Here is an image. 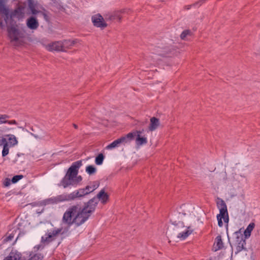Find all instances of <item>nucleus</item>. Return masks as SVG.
<instances>
[{"label": "nucleus", "instance_id": "26", "mask_svg": "<svg viewBox=\"0 0 260 260\" xmlns=\"http://www.w3.org/2000/svg\"><path fill=\"white\" fill-rule=\"evenodd\" d=\"M43 256L41 254H30L29 258L27 260H42Z\"/></svg>", "mask_w": 260, "mask_h": 260}, {"label": "nucleus", "instance_id": "23", "mask_svg": "<svg viewBox=\"0 0 260 260\" xmlns=\"http://www.w3.org/2000/svg\"><path fill=\"white\" fill-rule=\"evenodd\" d=\"M86 172L89 175L94 174L96 172V168L92 165H89L86 167Z\"/></svg>", "mask_w": 260, "mask_h": 260}, {"label": "nucleus", "instance_id": "2", "mask_svg": "<svg viewBox=\"0 0 260 260\" xmlns=\"http://www.w3.org/2000/svg\"><path fill=\"white\" fill-rule=\"evenodd\" d=\"M18 10H16L14 13L11 15L9 23H6L5 21L0 22V27L4 29L5 25L7 26L8 37L12 45L18 47L24 43V39L25 35L24 27L20 24H17L13 22L12 18L16 16Z\"/></svg>", "mask_w": 260, "mask_h": 260}, {"label": "nucleus", "instance_id": "27", "mask_svg": "<svg viewBox=\"0 0 260 260\" xmlns=\"http://www.w3.org/2000/svg\"><path fill=\"white\" fill-rule=\"evenodd\" d=\"M104 159V155L102 153H100L96 157L95 162L97 165H101L103 164Z\"/></svg>", "mask_w": 260, "mask_h": 260}, {"label": "nucleus", "instance_id": "42", "mask_svg": "<svg viewBox=\"0 0 260 260\" xmlns=\"http://www.w3.org/2000/svg\"><path fill=\"white\" fill-rule=\"evenodd\" d=\"M189 7H190V6H188V7L186 9H189Z\"/></svg>", "mask_w": 260, "mask_h": 260}, {"label": "nucleus", "instance_id": "31", "mask_svg": "<svg viewBox=\"0 0 260 260\" xmlns=\"http://www.w3.org/2000/svg\"><path fill=\"white\" fill-rule=\"evenodd\" d=\"M48 204H57L58 201H57V197L51 198L47 200Z\"/></svg>", "mask_w": 260, "mask_h": 260}, {"label": "nucleus", "instance_id": "38", "mask_svg": "<svg viewBox=\"0 0 260 260\" xmlns=\"http://www.w3.org/2000/svg\"><path fill=\"white\" fill-rule=\"evenodd\" d=\"M31 135L34 136L35 138H37V139H40L41 137H40L38 135H36L34 134H32L31 133Z\"/></svg>", "mask_w": 260, "mask_h": 260}, {"label": "nucleus", "instance_id": "7", "mask_svg": "<svg viewBox=\"0 0 260 260\" xmlns=\"http://www.w3.org/2000/svg\"><path fill=\"white\" fill-rule=\"evenodd\" d=\"M28 7L33 15H40L42 16L46 21H48L47 11L39 5L35 4L31 0L28 2Z\"/></svg>", "mask_w": 260, "mask_h": 260}, {"label": "nucleus", "instance_id": "25", "mask_svg": "<svg viewBox=\"0 0 260 260\" xmlns=\"http://www.w3.org/2000/svg\"><path fill=\"white\" fill-rule=\"evenodd\" d=\"M9 256H11L13 260H19L21 257V254L17 251H12Z\"/></svg>", "mask_w": 260, "mask_h": 260}, {"label": "nucleus", "instance_id": "14", "mask_svg": "<svg viewBox=\"0 0 260 260\" xmlns=\"http://www.w3.org/2000/svg\"><path fill=\"white\" fill-rule=\"evenodd\" d=\"M93 199H95L96 200L97 203H98L99 200L102 203L105 204L107 202L109 199V196L106 192H105L104 189H102L97 194L96 197L93 198Z\"/></svg>", "mask_w": 260, "mask_h": 260}, {"label": "nucleus", "instance_id": "9", "mask_svg": "<svg viewBox=\"0 0 260 260\" xmlns=\"http://www.w3.org/2000/svg\"><path fill=\"white\" fill-rule=\"evenodd\" d=\"M20 237L19 231L17 228H14L8 232L6 235L3 237V242L13 243L16 242Z\"/></svg>", "mask_w": 260, "mask_h": 260}, {"label": "nucleus", "instance_id": "16", "mask_svg": "<svg viewBox=\"0 0 260 260\" xmlns=\"http://www.w3.org/2000/svg\"><path fill=\"white\" fill-rule=\"evenodd\" d=\"M77 42V40H65L63 41H61L62 48L63 49L62 51H66L67 49L71 48Z\"/></svg>", "mask_w": 260, "mask_h": 260}, {"label": "nucleus", "instance_id": "33", "mask_svg": "<svg viewBox=\"0 0 260 260\" xmlns=\"http://www.w3.org/2000/svg\"><path fill=\"white\" fill-rule=\"evenodd\" d=\"M214 244H222V240L221 236H217L215 239Z\"/></svg>", "mask_w": 260, "mask_h": 260}, {"label": "nucleus", "instance_id": "35", "mask_svg": "<svg viewBox=\"0 0 260 260\" xmlns=\"http://www.w3.org/2000/svg\"><path fill=\"white\" fill-rule=\"evenodd\" d=\"M10 184V179L7 178L5 182H4V185L5 186H8Z\"/></svg>", "mask_w": 260, "mask_h": 260}, {"label": "nucleus", "instance_id": "21", "mask_svg": "<svg viewBox=\"0 0 260 260\" xmlns=\"http://www.w3.org/2000/svg\"><path fill=\"white\" fill-rule=\"evenodd\" d=\"M255 224L253 222H251L247 227L244 231V234L245 238H248L250 236L251 233L254 228Z\"/></svg>", "mask_w": 260, "mask_h": 260}, {"label": "nucleus", "instance_id": "17", "mask_svg": "<svg viewBox=\"0 0 260 260\" xmlns=\"http://www.w3.org/2000/svg\"><path fill=\"white\" fill-rule=\"evenodd\" d=\"M160 122L158 118L153 117L150 118V124L149 126V130L150 131H154L155 130L159 125Z\"/></svg>", "mask_w": 260, "mask_h": 260}, {"label": "nucleus", "instance_id": "39", "mask_svg": "<svg viewBox=\"0 0 260 260\" xmlns=\"http://www.w3.org/2000/svg\"><path fill=\"white\" fill-rule=\"evenodd\" d=\"M205 1V0H201V1H200V2H198V3H196V4H194V5H197V4H200V5H202V3H203Z\"/></svg>", "mask_w": 260, "mask_h": 260}, {"label": "nucleus", "instance_id": "10", "mask_svg": "<svg viewBox=\"0 0 260 260\" xmlns=\"http://www.w3.org/2000/svg\"><path fill=\"white\" fill-rule=\"evenodd\" d=\"M91 19L93 25L96 27L104 28L107 26L103 17L100 14L93 15Z\"/></svg>", "mask_w": 260, "mask_h": 260}, {"label": "nucleus", "instance_id": "11", "mask_svg": "<svg viewBox=\"0 0 260 260\" xmlns=\"http://www.w3.org/2000/svg\"><path fill=\"white\" fill-rule=\"evenodd\" d=\"M0 12L4 15L3 17L5 22L6 23H9V21L11 20L10 17L14 12L11 14H10L9 10L5 7L4 2L3 0H0Z\"/></svg>", "mask_w": 260, "mask_h": 260}, {"label": "nucleus", "instance_id": "34", "mask_svg": "<svg viewBox=\"0 0 260 260\" xmlns=\"http://www.w3.org/2000/svg\"><path fill=\"white\" fill-rule=\"evenodd\" d=\"M223 247V245H213L212 247V250L216 251L219 249H222Z\"/></svg>", "mask_w": 260, "mask_h": 260}, {"label": "nucleus", "instance_id": "12", "mask_svg": "<svg viewBox=\"0 0 260 260\" xmlns=\"http://www.w3.org/2000/svg\"><path fill=\"white\" fill-rule=\"evenodd\" d=\"M46 49L49 51H62V48L61 44V41H57L50 43L45 46Z\"/></svg>", "mask_w": 260, "mask_h": 260}, {"label": "nucleus", "instance_id": "20", "mask_svg": "<svg viewBox=\"0 0 260 260\" xmlns=\"http://www.w3.org/2000/svg\"><path fill=\"white\" fill-rule=\"evenodd\" d=\"M8 137V144L10 147H13L18 144V141L16 137L13 135H7Z\"/></svg>", "mask_w": 260, "mask_h": 260}, {"label": "nucleus", "instance_id": "1", "mask_svg": "<svg viewBox=\"0 0 260 260\" xmlns=\"http://www.w3.org/2000/svg\"><path fill=\"white\" fill-rule=\"evenodd\" d=\"M96 205V200L92 199L83 209H81L78 205L72 206L63 214L62 222L68 225L75 224L77 226H80L88 219Z\"/></svg>", "mask_w": 260, "mask_h": 260}, {"label": "nucleus", "instance_id": "3", "mask_svg": "<svg viewBox=\"0 0 260 260\" xmlns=\"http://www.w3.org/2000/svg\"><path fill=\"white\" fill-rule=\"evenodd\" d=\"M82 165V160L73 162L68 169L66 175L61 179L58 186L67 188L70 186H76L82 180L81 176L78 175L79 169Z\"/></svg>", "mask_w": 260, "mask_h": 260}, {"label": "nucleus", "instance_id": "19", "mask_svg": "<svg viewBox=\"0 0 260 260\" xmlns=\"http://www.w3.org/2000/svg\"><path fill=\"white\" fill-rule=\"evenodd\" d=\"M57 197V201L58 203L64 201H70L74 200L72 193L70 194H62Z\"/></svg>", "mask_w": 260, "mask_h": 260}, {"label": "nucleus", "instance_id": "22", "mask_svg": "<svg viewBox=\"0 0 260 260\" xmlns=\"http://www.w3.org/2000/svg\"><path fill=\"white\" fill-rule=\"evenodd\" d=\"M99 186L98 182H94L91 185H88L85 187V189L87 190L88 193L92 192L96 189Z\"/></svg>", "mask_w": 260, "mask_h": 260}, {"label": "nucleus", "instance_id": "29", "mask_svg": "<svg viewBox=\"0 0 260 260\" xmlns=\"http://www.w3.org/2000/svg\"><path fill=\"white\" fill-rule=\"evenodd\" d=\"M9 116L7 115L0 114V124L3 123H6L7 122V119Z\"/></svg>", "mask_w": 260, "mask_h": 260}, {"label": "nucleus", "instance_id": "40", "mask_svg": "<svg viewBox=\"0 0 260 260\" xmlns=\"http://www.w3.org/2000/svg\"><path fill=\"white\" fill-rule=\"evenodd\" d=\"M4 260H13L12 258H11V256H7L5 259H4Z\"/></svg>", "mask_w": 260, "mask_h": 260}, {"label": "nucleus", "instance_id": "5", "mask_svg": "<svg viewBox=\"0 0 260 260\" xmlns=\"http://www.w3.org/2000/svg\"><path fill=\"white\" fill-rule=\"evenodd\" d=\"M66 232L62 228L53 229L42 236V241L47 243L53 242L57 239L62 238L63 235Z\"/></svg>", "mask_w": 260, "mask_h": 260}, {"label": "nucleus", "instance_id": "36", "mask_svg": "<svg viewBox=\"0 0 260 260\" xmlns=\"http://www.w3.org/2000/svg\"><path fill=\"white\" fill-rule=\"evenodd\" d=\"M9 124H17V123L16 120H7V122Z\"/></svg>", "mask_w": 260, "mask_h": 260}, {"label": "nucleus", "instance_id": "13", "mask_svg": "<svg viewBox=\"0 0 260 260\" xmlns=\"http://www.w3.org/2000/svg\"><path fill=\"white\" fill-rule=\"evenodd\" d=\"M26 25L29 29L35 30L38 28L39 23L35 17L31 16L27 19Z\"/></svg>", "mask_w": 260, "mask_h": 260}, {"label": "nucleus", "instance_id": "18", "mask_svg": "<svg viewBox=\"0 0 260 260\" xmlns=\"http://www.w3.org/2000/svg\"><path fill=\"white\" fill-rule=\"evenodd\" d=\"M72 193L74 200L77 198L82 197L85 195L89 194L87 190L85 189V188H81L78 190H75L72 192Z\"/></svg>", "mask_w": 260, "mask_h": 260}, {"label": "nucleus", "instance_id": "8", "mask_svg": "<svg viewBox=\"0 0 260 260\" xmlns=\"http://www.w3.org/2000/svg\"><path fill=\"white\" fill-rule=\"evenodd\" d=\"M135 134L128 133L126 135L122 137L108 145L106 148L108 149H112L119 146L121 144H125L130 142L134 139Z\"/></svg>", "mask_w": 260, "mask_h": 260}, {"label": "nucleus", "instance_id": "41", "mask_svg": "<svg viewBox=\"0 0 260 260\" xmlns=\"http://www.w3.org/2000/svg\"><path fill=\"white\" fill-rule=\"evenodd\" d=\"M73 126L75 128H78V126L76 124H73Z\"/></svg>", "mask_w": 260, "mask_h": 260}, {"label": "nucleus", "instance_id": "37", "mask_svg": "<svg viewBox=\"0 0 260 260\" xmlns=\"http://www.w3.org/2000/svg\"><path fill=\"white\" fill-rule=\"evenodd\" d=\"M5 142H6V138L0 137V146L2 145Z\"/></svg>", "mask_w": 260, "mask_h": 260}, {"label": "nucleus", "instance_id": "6", "mask_svg": "<svg viewBox=\"0 0 260 260\" xmlns=\"http://www.w3.org/2000/svg\"><path fill=\"white\" fill-rule=\"evenodd\" d=\"M173 230L177 233V238L181 240H184L191 233L189 227L184 226L183 222L180 221L174 224Z\"/></svg>", "mask_w": 260, "mask_h": 260}, {"label": "nucleus", "instance_id": "4", "mask_svg": "<svg viewBox=\"0 0 260 260\" xmlns=\"http://www.w3.org/2000/svg\"><path fill=\"white\" fill-rule=\"evenodd\" d=\"M216 204L217 208L219 210V213L217 215L218 224L219 226L221 227L223 226L222 219H223L224 223L226 224L229 221L227 207L224 201L221 199H217Z\"/></svg>", "mask_w": 260, "mask_h": 260}, {"label": "nucleus", "instance_id": "28", "mask_svg": "<svg viewBox=\"0 0 260 260\" xmlns=\"http://www.w3.org/2000/svg\"><path fill=\"white\" fill-rule=\"evenodd\" d=\"M242 250H247L246 248L244 247V245H236L235 253L237 254Z\"/></svg>", "mask_w": 260, "mask_h": 260}, {"label": "nucleus", "instance_id": "24", "mask_svg": "<svg viewBox=\"0 0 260 260\" xmlns=\"http://www.w3.org/2000/svg\"><path fill=\"white\" fill-rule=\"evenodd\" d=\"M3 149L2 151V156L3 157L6 156L8 154L9 152V144L8 142H7V140L6 139V142L4 143L3 144Z\"/></svg>", "mask_w": 260, "mask_h": 260}, {"label": "nucleus", "instance_id": "15", "mask_svg": "<svg viewBox=\"0 0 260 260\" xmlns=\"http://www.w3.org/2000/svg\"><path fill=\"white\" fill-rule=\"evenodd\" d=\"M131 133L135 134L134 137L137 136V138L136 139V142L137 145H142L143 144H146L147 142V140L146 137H141V134L142 132L139 131H136L135 132H131Z\"/></svg>", "mask_w": 260, "mask_h": 260}, {"label": "nucleus", "instance_id": "30", "mask_svg": "<svg viewBox=\"0 0 260 260\" xmlns=\"http://www.w3.org/2000/svg\"><path fill=\"white\" fill-rule=\"evenodd\" d=\"M190 31L189 30H184L180 35V38L182 40H184L186 37L189 35H190Z\"/></svg>", "mask_w": 260, "mask_h": 260}, {"label": "nucleus", "instance_id": "32", "mask_svg": "<svg viewBox=\"0 0 260 260\" xmlns=\"http://www.w3.org/2000/svg\"><path fill=\"white\" fill-rule=\"evenodd\" d=\"M23 177L22 175H16L13 177L12 179V182L14 183L17 182L18 180L22 179Z\"/></svg>", "mask_w": 260, "mask_h": 260}]
</instances>
